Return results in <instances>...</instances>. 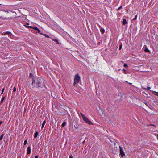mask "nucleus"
I'll return each mask as SVG.
<instances>
[{
  "mask_svg": "<svg viewBox=\"0 0 158 158\" xmlns=\"http://www.w3.org/2000/svg\"><path fill=\"white\" fill-rule=\"evenodd\" d=\"M32 85L34 87L37 88L42 89L40 90L41 92H42L44 90L45 88V86L44 83L42 81L41 78H38L35 79H32Z\"/></svg>",
  "mask_w": 158,
  "mask_h": 158,
  "instance_id": "f257e3e1",
  "label": "nucleus"
},
{
  "mask_svg": "<svg viewBox=\"0 0 158 158\" xmlns=\"http://www.w3.org/2000/svg\"><path fill=\"white\" fill-rule=\"evenodd\" d=\"M80 79V77L78 73L74 77V82L73 85L75 86L78 83Z\"/></svg>",
  "mask_w": 158,
  "mask_h": 158,
  "instance_id": "f03ea898",
  "label": "nucleus"
},
{
  "mask_svg": "<svg viewBox=\"0 0 158 158\" xmlns=\"http://www.w3.org/2000/svg\"><path fill=\"white\" fill-rule=\"evenodd\" d=\"M83 120L85 122L89 125L92 124V123L86 117H85L83 119Z\"/></svg>",
  "mask_w": 158,
  "mask_h": 158,
  "instance_id": "7ed1b4c3",
  "label": "nucleus"
},
{
  "mask_svg": "<svg viewBox=\"0 0 158 158\" xmlns=\"http://www.w3.org/2000/svg\"><path fill=\"white\" fill-rule=\"evenodd\" d=\"M119 148L120 151V155H121V157H123V156H125V153L123 152L121 146H119Z\"/></svg>",
  "mask_w": 158,
  "mask_h": 158,
  "instance_id": "20e7f679",
  "label": "nucleus"
},
{
  "mask_svg": "<svg viewBox=\"0 0 158 158\" xmlns=\"http://www.w3.org/2000/svg\"><path fill=\"white\" fill-rule=\"evenodd\" d=\"M27 154H30L31 153V148L29 146L27 147Z\"/></svg>",
  "mask_w": 158,
  "mask_h": 158,
  "instance_id": "39448f33",
  "label": "nucleus"
},
{
  "mask_svg": "<svg viewBox=\"0 0 158 158\" xmlns=\"http://www.w3.org/2000/svg\"><path fill=\"white\" fill-rule=\"evenodd\" d=\"M2 35H9L11 36L12 35L10 31H6L2 33Z\"/></svg>",
  "mask_w": 158,
  "mask_h": 158,
  "instance_id": "423d86ee",
  "label": "nucleus"
},
{
  "mask_svg": "<svg viewBox=\"0 0 158 158\" xmlns=\"http://www.w3.org/2000/svg\"><path fill=\"white\" fill-rule=\"evenodd\" d=\"M127 23V21L125 19H123V21L122 22L123 25H125Z\"/></svg>",
  "mask_w": 158,
  "mask_h": 158,
  "instance_id": "0eeeda50",
  "label": "nucleus"
},
{
  "mask_svg": "<svg viewBox=\"0 0 158 158\" xmlns=\"http://www.w3.org/2000/svg\"><path fill=\"white\" fill-rule=\"evenodd\" d=\"M52 41L56 42V43H57L58 44H60V43H59V40H58L55 39H52Z\"/></svg>",
  "mask_w": 158,
  "mask_h": 158,
  "instance_id": "6e6552de",
  "label": "nucleus"
},
{
  "mask_svg": "<svg viewBox=\"0 0 158 158\" xmlns=\"http://www.w3.org/2000/svg\"><path fill=\"white\" fill-rule=\"evenodd\" d=\"M46 123V121L45 120H44V122H43V123H42V125L41 128H43L44 127V126Z\"/></svg>",
  "mask_w": 158,
  "mask_h": 158,
  "instance_id": "1a4fd4ad",
  "label": "nucleus"
},
{
  "mask_svg": "<svg viewBox=\"0 0 158 158\" xmlns=\"http://www.w3.org/2000/svg\"><path fill=\"white\" fill-rule=\"evenodd\" d=\"M38 132H36L35 133L34 138H35L38 136Z\"/></svg>",
  "mask_w": 158,
  "mask_h": 158,
  "instance_id": "9d476101",
  "label": "nucleus"
},
{
  "mask_svg": "<svg viewBox=\"0 0 158 158\" xmlns=\"http://www.w3.org/2000/svg\"><path fill=\"white\" fill-rule=\"evenodd\" d=\"M5 97H2L1 100V101L0 102V104H1V103H2L3 102V100H4V99H5Z\"/></svg>",
  "mask_w": 158,
  "mask_h": 158,
  "instance_id": "9b49d317",
  "label": "nucleus"
},
{
  "mask_svg": "<svg viewBox=\"0 0 158 158\" xmlns=\"http://www.w3.org/2000/svg\"><path fill=\"white\" fill-rule=\"evenodd\" d=\"M66 122H64L61 125V126L62 127H63L65 126L66 125Z\"/></svg>",
  "mask_w": 158,
  "mask_h": 158,
  "instance_id": "f8f14e48",
  "label": "nucleus"
},
{
  "mask_svg": "<svg viewBox=\"0 0 158 158\" xmlns=\"http://www.w3.org/2000/svg\"><path fill=\"white\" fill-rule=\"evenodd\" d=\"M100 30L101 32L103 34L105 32V30L103 28H102L100 29Z\"/></svg>",
  "mask_w": 158,
  "mask_h": 158,
  "instance_id": "ddd939ff",
  "label": "nucleus"
},
{
  "mask_svg": "<svg viewBox=\"0 0 158 158\" xmlns=\"http://www.w3.org/2000/svg\"><path fill=\"white\" fill-rule=\"evenodd\" d=\"M144 51L145 52H150V51L148 49V48H146L144 49Z\"/></svg>",
  "mask_w": 158,
  "mask_h": 158,
  "instance_id": "4468645a",
  "label": "nucleus"
},
{
  "mask_svg": "<svg viewBox=\"0 0 158 158\" xmlns=\"http://www.w3.org/2000/svg\"><path fill=\"white\" fill-rule=\"evenodd\" d=\"M4 134H2L0 137V140H2L3 138Z\"/></svg>",
  "mask_w": 158,
  "mask_h": 158,
  "instance_id": "2eb2a0df",
  "label": "nucleus"
},
{
  "mask_svg": "<svg viewBox=\"0 0 158 158\" xmlns=\"http://www.w3.org/2000/svg\"><path fill=\"white\" fill-rule=\"evenodd\" d=\"M80 114L81 115V116H82V119H83V118H84L85 117V116L81 112L80 113Z\"/></svg>",
  "mask_w": 158,
  "mask_h": 158,
  "instance_id": "dca6fc26",
  "label": "nucleus"
},
{
  "mask_svg": "<svg viewBox=\"0 0 158 158\" xmlns=\"http://www.w3.org/2000/svg\"><path fill=\"white\" fill-rule=\"evenodd\" d=\"M42 34L47 38H49V36L47 34Z\"/></svg>",
  "mask_w": 158,
  "mask_h": 158,
  "instance_id": "f3484780",
  "label": "nucleus"
},
{
  "mask_svg": "<svg viewBox=\"0 0 158 158\" xmlns=\"http://www.w3.org/2000/svg\"><path fill=\"white\" fill-rule=\"evenodd\" d=\"M123 66L126 68H127L128 67V66L126 64H123Z\"/></svg>",
  "mask_w": 158,
  "mask_h": 158,
  "instance_id": "a211bd4d",
  "label": "nucleus"
},
{
  "mask_svg": "<svg viewBox=\"0 0 158 158\" xmlns=\"http://www.w3.org/2000/svg\"><path fill=\"white\" fill-rule=\"evenodd\" d=\"M137 15H136L135 16V18H133V19H132V20H136V19H137Z\"/></svg>",
  "mask_w": 158,
  "mask_h": 158,
  "instance_id": "6ab92c4d",
  "label": "nucleus"
},
{
  "mask_svg": "<svg viewBox=\"0 0 158 158\" xmlns=\"http://www.w3.org/2000/svg\"><path fill=\"white\" fill-rule=\"evenodd\" d=\"M27 139L25 140V141H24V145H26L27 143Z\"/></svg>",
  "mask_w": 158,
  "mask_h": 158,
  "instance_id": "aec40b11",
  "label": "nucleus"
},
{
  "mask_svg": "<svg viewBox=\"0 0 158 158\" xmlns=\"http://www.w3.org/2000/svg\"><path fill=\"white\" fill-rule=\"evenodd\" d=\"M33 29L36 31L38 30V28L36 26L33 27Z\"/></svg>",
  "mask_w": 158,
  "mask_h": 158,
  "instance_id": "412c9836",
  "label": "nucleus"
},
{
  "mask_svg": "<svg viewBox=\"0 0 158 158\" xmlns=\"http://www.w3.org/2000/svg\"><path fill=\"white\" fill-rule=\"evenodd\" d=\"M123 70L124 71L123 72V73H124V74H126L127 73V72H126V70L124 69H123Z\"/></svg>",
  "mask_w": 158,
  "mask_h": 158,
  "instance_id": "4be33fe9",
  "label": "nucleus"
},
{
  "mask_svg": "<svg viewBox=\"0 0 158 158\" xmlns=\"http://www.w3.org/2000/svg\"><path fill=\"white\" fill-rule=\"evenodd\" d=\"M122 48V44H121L119 45V50H121Z\"/></svg>",
  "mask_w": 158,
  "mask_h": 158,
  "instance_id": "5701e85b",
  "label": "nucleus"
},
{
  "mask_svg": "<svg viewBox=\"0 0 158 158\" xmlns=\"http://www.w3.org/2000/svg\"><path fill=\"white\" fill-rule=\"evenodd\" d=\"M16 91V88L15 87H14V88L13 89V92H15Z\"/></svg>",
  "mask_w": 158,
  "mask_h": 158,
  "instance_id": "b1692460",
  "label": "nucleus"
},
{
  "mask_svg": "<svg viewBox=\"0 0 158 158\" xmlns=\"http://www.w3.org/2000/svg\"><path fill=\"white\" fill-rule=\"evenodd\" d=\"M26 26L28 28L30 27V28H33V27H32L31 26Z\"/></svg>",
  "mask_w": 158,
  "mask_h": 158,
  "instance_id": "393cba45",
  "label": "nucleus"
},
{
  "mask_svg": "<svg viewBox=\"0 0 158 158\" xmlns=\"http://www.w3.org/2000/svg\"><path fill=\"white\" fill-rule=\"evenodd\" d=\"M122 6H121L120 7H119L118 9V10H119L122 7Z\"/></svg>",
  "mask_w": 158,
  "mask_h": 158,
  "instance_id": "a878e982",
  "label": "nucleus"
},
{
  "mask_svg": "<svg viewBox=\"0 0 158 158\" xmlns=\"http://www.w3.org/2000/svg\"><path fill=\"white\" fill-rule=\"evenodd\" d=\"M37 31L40 34H42L41 33H40V30L38 28V30H37Z\"/></svg>",
  "mask_w": 158,
  "mask_h": 158,
  "instance_id": "bb28decb",
  "label": "nucleus"
},
{
  "mask_svg": "<svg viewBox=\"0 0 158 158\" xmlns=\"http://www.w3.org/2000/svg\"><path fill=\"white\" fill-rule=\"evenodd\" d=\"M147 87V89L148 90H149V89H150L151 88L150 87Z\"/></svg>",
  "mask_w": 158,
  "mask_h": 158,
  "instance_id": "cd10ccee",
  "label": "nucleus"
},
{
  "mask_svg": "<svg viewBox=\"0 0 158 158\" xmlns=\"http://www.w3.org/2000/svg\"><path fill=\"white\" fill-rule=\"evenodd\" d=\"M73 158V156L72 155L70 156L69 157V158Z\"/></svg>",
  "mask_w": 158,
  "mask_h": 158,
  "instance_id": "c85d7f7f",
  "label": "nucleus"
},
{
  "mask_svg": "<svg viewBox=\"0 0 158 158\" xmlns=\"http://www.w3.org/2000/svg\"><path fill=\"white\" fill-rule=\"evenodd\" d=\"M5 90V88H4L2 90V92H4Z\"/></svg>",
  "mask_w": 158,
  "mask_h": 158,
  "instance_id": "c756f323",
  "label": "nucleus"
},
{
  "mask_svg": "<svg viewBox=\"0 0 158 158\" xmlns=\"http://www.w3.org/2000/svg\"><path fill=\"white\" fill-rule=\"evenodd\" d=\"M2 121H0V125L1 124H2Z\"/></svg>",
  "mask_w": 158,
  "mask_h": 158,
  "instance_id": "7c9ffc66",
  "label": "nucleus"
},
{
  "mask_svg": "<svg viewBox=\"0 0 158 158\" xmlns=\"http://www.w3.org/2000/svg\"><path fill=\"white\" fill-rule=\"evenodd\" d=\"M38 158V156H35V158Z\"/></svg>",
  "mask_w": 158,
  "mask_h": 158,
  "instance_id": "2f4dec72",
  "label": "nucleus"
},
{
  "mask_svg": "<svg viewBox=\"0 0 158 158\" xmlns=\"http://www.w3.org/2000/svg\"><path fill=\"white\" fill-rule=\"evenodd\" d=\"M150 125H151V126H155V125H153V124H151Z\"/></svg>",
  "mask_w": 158,
  "mask_h": 158,
  "instance_id": "473e14b6",
  "label": "nucleus"
},
{
  "mask_svg": "<svg viewBox=\"0 0 158 158\" xmlns=\"http://www.w3.org/2000/svg\"><path fill=\"white\" fill-rule=\"evenodd\" d=\"M31 74H31V73H30V77H31Z\"/></svg>",
  "mask_w": 158,
  "mask_h": 158,
  "instance_id": "72a5a7b5",
  "label": "nucleus"
},
{
  "mask_svg": "<svg viewBox=\"0 0 158 158\" xmlns=\"http://www.w3.org/2000/svg\"><path fill=\"white\" fill-rule=\"evenodd\" d=\"M3 92H2V93H1V94H3Z\"/></svg>",
  "mask_w": 158,
  "mask_h": 158,
  "instance_id": "f704fd0d",
  "label": "nucleus"
},
{
  "mask_svg": "<svg viewBox=\"0 0 158 158\" xmlns=\"http://www.w3.org/2000/svg\"><path fill=\"white\" fill-rule=\"evenodd\" d=\"M27 25H29V23H27Z\"/></svg>",
  "mask_w": 158,
  "mask_h": 158,
  "instance_id": "c9c22d12",
  "label": "nucleus"
},
{
  "mask_svg": "<svg viewBox=\"0 0 158 158\" xmlns=\"http://www.w3.org/2000/svg\"><path fill=\"white\" fill-rule=\"evenodd\" d=\"M154 92H155L156 93H157L158 94V92H156L155 91Z\"/></svg>",
  "mask_w": 158,
  "mask_h": 158,
  "instance_id": "e433bc0d",
  "label": "nucleus"
},
{
  "mask_svg": "<svg viewBox=\"0 0 158 158\" xmlns=\"http://www.w3.org/2000/svg\"><path fill=\"white\" fill-rule=\"evenodd\" d=\"M129 84H131V85L132 84V83H129Z\"/></svg>",
  "mask_w": 158,
  "mask_h": 158,
  "instance_id": "4c0bfd02",
  "label": "nucleus"
},
{
  "mask_svg": "<svg viewBox=\"0 0 158 158\" xmlns=\"http://www.w3.org/2000/svg\"><path fill=\"white\" fill-rule=\"evenodd\" d=\"M145 104H146V105H147V103H145Z\"/></svg>",
  "mask_w": 158,
  "mask_h": 158,
  "instance_id": "58836bf2",
  "label": "nucleus"
},
{
  "mask_svg": "<svg viewBox=\"0 0 158 158\" xmlns=\"http://www.w3.org/2000/svg\"><path fill=\"white\" fill-rule=\"evenodd\" d=\"M1 5H2V4H0V6Z\"/></svg>",
  "mask_w": 158,
  "mask_h": 158,
  "instance_id": "ea45409f",
  "label": "nucleus"
},
{
  "mask_svg": "<svg viewBox=\"0 0 158 158\" xmlns=\"http://www.w3.org/2000/svg\"><path fill=\"white\" fill-rule=\"evenodd\" d=\"M156 95L158 96V94H156Z\"/></svg>",
  "mask_w": 158,
  "mask_h": 158,
  "instance_id": "a19ab883",
  "label": "nucleus"
}]
</instances>
